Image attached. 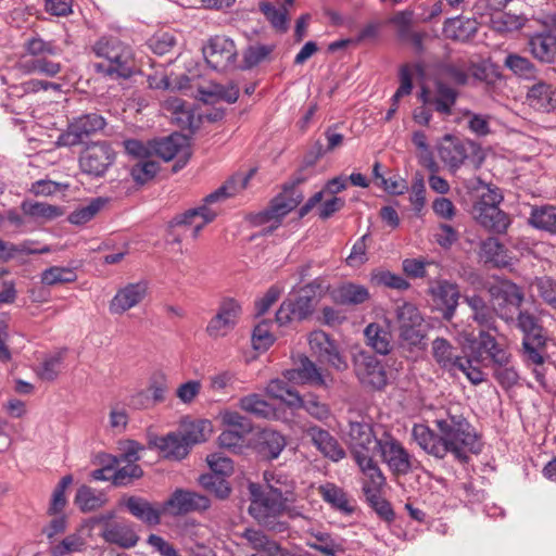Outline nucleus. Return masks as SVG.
<instances>
[{"instance_id":"obj_4","label":"nucleus","mask_w":556,"mask_h":556,"mask_svg":"<svg viewBox=\"0 0 556 556\" xmlns=\"http://www.w3.org/2000/svg\"><path fill=\"white\" fill-rule=\"evenodd\" d=\"M23 49L25 54L17 63L22 73L55 77L62 71L61 63L53 60L62 49L53 40H45L34 34L25 39Z\"/></svg>"},{"instance_id":"obj_21","label":"nucleus","mask_w":556,"mask_h":556,"mask_svg":"<svg viewBox=\"0 0 556 556\" xmlns=\"http://www.w3.org/2000/svg\"><path fill=\"white\" fill-rule=\"evenodd\" d=\"M301 203L300 195L288 199L285 194H277L265 210L251 214L249 217L253 226L270 223L275 217L283 218Z\"/></svg>"},{"instance_id":"obj_13","label":"nucleus","mask_w":556,"mask_h":556,"mask_svg":"<svg viewBox=\"0 0 556 556\" xmlns=\"http://www.w3.org/2000/svg\"><path fill=\"white\" fill-rule=\"evenodd\" d=\"M203 55L210 67L224 72L235 66L238 51L230 38L226 36H214L203 48Z\"/></svg>"},{"instance_id":"obj_29","label":"nucleus","mask_w":556,"mask_h":556,"mask_svg":"<svg viewBox=\"0 0 556 556\" xmlns=\"http://www.w3.org/2000/svg\"><path fill=\"white\" fill-rule=\"evenodd\" d=\"M365 476V480L363 482V493L364 495L378 494L381 493L382 488L386 485L387 479L378 466L377 462L372 457H367L365 460H356L355 462Z\"/></svg>"},{"instance_id":"obj_50","label":"nucleus","mask_w":556,"mask_h":556,"mask_svg":"<svg viewBox=\"0 0 556 556\" xmlns=\"http://www.w3.org/2000/svg\"><path fill=\"white\" fill-rule=\"evenodd\" d=\"M467 72L473 80L489 85L493 84L497 78L493 64L486 60L479 62L469 61L467 63Z\"/></svg>"},{"instance_id":"obj_61","label":"nucleus","mask_w":556,"mask_h":556,"mask_svg":"<svg viewBox=\"0 0 556 556\" xmlns=\"http://www.w3.org/2000/svg\"><path fill=\"white\" fill-rule=\"evenodd\" d=\"M399 328L405 326H422L424 318L416 305L404 302L395 309Z\"/></svg>"},{"instance_id":"obj_22","label":"nucleus","mask_w":556,"mask_h":556,"mask_svg":"<svg viewBox=\"0 0 556 556\" xmlns=\"http://www.w3.org/2000/svg\"><path fill=\"white\" fill-rule=\"evenodd\" d=\"M287 445V440L279 431L270 428L261 430L255 438L254 450L266 460L276 459Z\"/></svg>"},{"instance_id":"obj_40","label":"nucleus","mask_w":556,"mask_h":556,"mask_svg":"<svg viewBox=\"0 0 556 556\" xmlns=\"http://www.w3.org/2000/svg\"><path fill=\"white\" fill-rule=\"evenodd\" d=\"M154 444L165 458L179 460L189 453L188 444L182 439L180 432H170L165 437L156 438Z\"/></svg>"},{"instance_id":"obj_58","label":"nucleus","mask_w":556,"mask_h":556,"mask_svg":"<svg viewBox=\"0 0 556 556\" xmlns=\"http://www.w3.org/2000/svg\"><path fill=\"white\" fill-rule=\"evenodd\" d=\"M271 324L267 320L258 323L252 333V345L257 351L268 350L275 342V337L270 331Z\"/></svg>"},{"instance_id":"obj_62","label":"nucleus","mask_w":556,"mask_h":556,"mask_svg":"<svg viewBox=\"0 0 556 556\" xmlns=\"http://www.w3.org/2000/svg\"><path fill=\"white\" fill-rule=\"evenodd\" d=\"M314 539L315 541L309 543V546L326 556H337L343 552L342 544L336 541L329 533L319 532L314 535Z\"/></svg>"},{"instance_id":"obj_6","label":"nucleus","mask_w":556,"mask_h":556,"mask_svg":"<svg viewBox=\"0 0 556 556\" xmlns=\"http://www.w3.org/2000/svg\"><path fill=\"white\" fill-rule=\"evenodd\" d=\"M517 328L522 332V357L528 364H544L546 352L547 334L540 323V319L529 311L519 312Z\"/></svg>"},{"instance_id":"obj_27","label":"nucleus","mask_w":556,"mask_h":556,"mask_svg":"<svg viewBox=\"0 0 556 556\" xmlns=\"http://www.w3.org/2000/svg\"><path fill=\"white\" fill-rule=\"evenodd\" d=\"M479 348L486 354L491 369L500 365H507L513 355L509 350L500 344L494 336L486 330H480L478 334Z\"/></svg>"},{"instance_id":"obj_12","label":"nucleus","mask_w":556,"mask_h":556,"mask_svg":"<svg viewBox=\"0 0 556 556\" xmlns=\"http://www.w3.org/2000/svg\"><path fill=\"white\" fill-rule=\"evenodd\" d=\"M106 125L104 117L98 113H87L74 117L62 131L58 139V147H75L80 144L85 138L102 130Z\"/></svg>"},{"instance_id":"obj_11","label":"nucleus","mask_w":556,"mask_h":556,"mask_svg":"<svg viewBox=\"0 0 556 556\" xmlns=\"http://www.w3.org/2000/svg\"><path fill=\"white\" fill-rule=\"evenodd\" d=\"M115 151L108 141L88 143L79 154V169L93 178L103 177L115 162Z\"/></svg>"},{"instance_id":"obj_63","label":"nucleus","mask_w":556,"mask_h":556,"mask_svg":"<svg viewBox=\"0 0 556 556\" xmlns=\"http://www.w3.org/2000/svg\"><path fill=\"white\" fill-rule=\"evenodd\" d=\"M85 547L84 539L78 534H70L58 544L51 546L52 556H67L75 552H80Z\"/></svg>"},{"instance_id":"obj_43","label":"nucleus","mask_w":556,"mask_h":556,"mask_svg":"<svg viewBox=\"0 0 556 556\" xmlns=\"http://www.w3.org/2000/svg\"><path fill=\"white\" fill-rule=\"evenodd\" d=\"M529 223L536 229L556 235V206H532Z\"/></svg>"},{"instance_id":"obj_34","label":"nucleus","mask_w":556,"mask_h":556,"mask_svg":"<svg viewBox=\"0 0 556 556\" xmlns=\"http://www.w3.org/2000/svg\"><path fill=\"white\" fill-rule=\"evenodd\" d=\"M432 356L437 364L445 370H456L458 363L462 362L464 356L456 354L455 348L447 339L437 338L432 341Z\"/></svg>"},{"instance_id":"obj_23","label":"nucleus","mask_w":556,"mask_h":556,"mask_svg":"<svg viewBox=\"0 0 556 556\" xmlns=\"http://www.w3.org/2000/svg\"><path fill=\"white\" fill-rule=\"evenodd\" d=\"M147 294V285L144 282L128 283L119 289L110 302V312L112 314H123L131 307L138 305Z\"/></svg>"},{"instance_id":"obj_14","label":"nucleus","mask_w":556,"mask_h":556,"mask_svg":"<svg viewBox=\"0 0 556 556\" xmlns=\"http://www.w3.org/2000/svg\"><path fill=\"white\" fill-rule=\"evenodd\" d=\"M211 507V500L198 492L176 489L164 502V510L172 516H181L194 511H205Z\"/></svg>"},{"instance_id":"obj_64","label":"nucleus","mask_w":556,"mask_h":556,"mask_svg":"<svg viewBox=\"0 0 556 556\" xmlns=\"http://www.w3.org/2000/svg\"><path fill=\"white\" fill-rule=\"evenodd\" d=\"M533 286L536 288L540 298L556 309V281L547 276L536 277Z\"/></svg>"},{"instance_id":"obj_47","label":"nucleus","mask_w":556,"mask_h":556,"mask_svg":"<svg viewBox=\"0 0 556 556\" xmlns=\"http://www.w3.org/2000/svg\"><path fill=\"white\" fill-rule=\"evenodd\" d=\"M21 208L25 215L43 220H51L63 214L61 207L42 202L24 201Z\"/></svg>"},{"instance_id":"obj_2","label":"nucleus","mask_w":556,"mask_h":556,"mask_svg":"<svg viewBox=\"0 0 556 556\" xmlns=\"http://www.w3.org/2000/svg\"><path fill=\"white\" fill-rule=\"evenodd\" d=\"M92 52L103 59L94 63L98 75L110 79H129L137 73L134 51L130 46L116 37L102 36L91 47Z\"/></svg>"},{"instance_id":"obj_55","label":"nucleus","mask_w":556,"mask_h":556,"mask_svg":"<svg viewBox=\"0 0 556 556\" xmlns=\"http://www.w3.org/2000/svg\"><path fill=\"white\" fill-rule=\"evenodd\" d=\"M439 72L442 76L450 79L457 86H465L468 84L469 74L467 72V63H444L439 67Z\"/></svg>"},{"instance_id":"obj_33","label":"nucleus","mask_w":556,"mask_h":556,"mask_svg":"<svg viewBox=\"0 0 556 556\" xmlns=\"http://www.w3.org/2000/svg\"><path fill=\"white\" fill-rule=\"evenodd\" d=\"M366 344L370 346L375 353L388 355L393 349L392 333L389 327L378 323H370L364 330Z\"/></svg>"},{"instance_id":"obj_53","label":"nucleus","mask_w":556,"mask_h":556,"mask_svg":"<svg viewBox=\"0 0 556 556\" xmlns=\"http://www.w3.org/2000/svg\"><path fill=\"white\" fill-rule=\"evenodd\" d=\"M77 279V275L73 268L52 266L46 269L41 275V281L48 286L58 283L73 282Z\"/></svg>"},{"instance_id":"obj_60","label":"nucleus","mask_w":556,"mask_h":556,"mask_svg":"<svg viewBox=\"0 0 556 556\" xmlns=\"http://www.w3.org/2000/svg\"><path fill=\"white\" fill-rule=\"evenodd\" d=\"M159 170L160 164L157 162L146 159L140 160L131 167L130 175L137 184L143 185L153 179Z\"/></svg>"},{"instance_id":"obj_44","label":"nucleus","mask_w":556,"mask_h":556,"mask_svg":"<svg viewBox=\"0 0 556 556\" xmlns=\"http://www.w3.org/2000/svg\"><path fill=\"white\" fill-rule=\"evenodd\" d=\"M434 87L435 97L432 100V103L435 111L446 116L451 115L452 109L458 98V91L442 80H437Z\"/></svg>"},{"instance_id":"obj_41","label":"nucleus","mask_w":556,"mask_h":556,"mask_svg":"<svg viewBox=\"0 0 556 556\" xmlns=\"http://www.w3.org/2000/svg\"><path fill=\"white\" fill-rule=\"evenodd\" d=\"M35 241L25 240L21 243H12L0 238V261L9 262L20 255L47 254L51 252L49 245L34 248Z\"/></svg>"},{"instance_id":"obj_31","label":"nucleus","mask_w":556,"mask_h":556,"mask_svg":"<svg viewBox=\"0 0 556 556\" xmlns=\"http://www.w3.org/2000/svg\"><path fill=\"white\" fill-rule=\"evenodd\" d=\"M528 46L536 60L545 63L556 62V35L549 31L536 33L529 38Z\"/></svg>"},{"instance_id":"obj_51","label":"nucleus","mask_w":556,"mask_h":556,"mask_svg":"<svg viewBox=\"0 0 556 556\" xmlns=\"http://www.w3.org/2000/svg\"><path fill=\"white\" fill-rule=\"evenodd\" d=\"M493 378L504 389L509 390L518 384L519 372L514 365V359L507 365H500L492 369Z\"/></svg>"},{"instance_id":"obj_56","label":"nucleus","mask_w":556,"mask_h":556,"mask_svg":"<svg viewBox=\"0 0 556 556\" xmlns=\"http://www.w3.org/2000/svg\"><path fill=\"white\" fill-rule=\"evenodd\" d=\"M371 282L376 286H383L396 290H406L409 288V282L404 277L389 270L372 271Z\"/></svg>"},{"instance_id":"obj_46","label":"nucleus","mask_w":556,"mask_h":556,"mask_svg":"<svg viewBox=\"0 0 556 556\" xmlns=\"http://www.w3.org/2000/svg\"><path fill=\"white\" fill-rule=\"evenodd\" d=\"M199 484L216 498L226 500L231 493V486L226 477L216 473H203L198 479Z\"/></svg>"},{"instance_id":"obj_24","label":"nucleus","mask_w":556,"mask_h":556,"mask_svg":"<svg viewBox=\"0 0 556 556\" xmlns=\"http://www.w3.org/2000/svg\"><path fill=\"white\" fill-rule=\"evenodd\" d=\"M124 506L135 518L149 527L159 526L165 511L164 507L160 508L148 500L135 495L125 498Z\"/></svg>"},{"instance_id":"obj_28","label":"nucleus","mask_w":556,"mask_h":556,"mask_svg":"<svg viewBox=\"0 0 556 556\" xmlns=\"http://www.w3.org/2000/svg\"><path fill=\"white\" fill-rule=\"evenodd\" d=\"M468 148L472 150V154L479 152V147L473 141H450L448 144L439 148L441 160L452 169H458L468 157Z\"/></svg>"},{"instance_id":"obj_5","label":"nucleus","mask_w":556,"mask_h":556,"mask_svg":"<svg viewBox=\"0 0 556 556\" xmlns=\"http://www.w3.org/2000/svg\"><path fill=\"white\" fill-rule=\"evenodd\" d=\"M251 502L249 505L250 516L262 527L276 533L288 530L289 525L281 521L280 516L288 509V502L270 495L263 490V485L251 482L249 484Z\"/></svg>"},{"instance_id":"obj_15","label":"nucleus","mask_w":556,"mask_h":556,"mask_svg":"<svg viewBox=\"0 0 556 556\" xmlns=\"http://www.w3.org/2000/svg\"><path fill=\"white\" fill-rule=\"evenodd\" d=\"M316 299L309 294H299L294 298H287L280 304L276 312V321L280 326L291 321H302L307 319L314 312Z\"/></svg>"},{"instance_id":"obj_18","label":"nucleus","mask_w":556,"mask_h":556,"mask_svg":"<svg viewBox=\"0 0 556 556\" xmlns=\"http://www.w3.org/2000/svg\"><path fill=\"white\" fill-rule=\"evenodd\" d=\"M241 538L254 551L250 556H301L292 553L279 541L270 538L260 529L247 528L242 532Z\"/></svg>"},{"instance_id":"obj_52","label":"nucleus","mask_w":556,"mask_h":556,"mask_svg":"<svg viewBox=\"0 0 556 556\" xmlns=\"http://www.w3.org/2000/svg\"><path fill=\"white\" fill-rule=\"evenodd\" d=\"M260 10L274 28L280 31L288 29V11L285 7L276 8L270 2H262L260 3Z\"/></svg>"},{"instance_id":"obj_42","label":"nucleus","mask_w":556,"mask_h":556,"mask_svg":"<svg viewBox=\"0 0 556 556\" xmlns=\"http://www.w3.org/2000/svg\"><path fill=\"white\" fill-rule=\"evenodd\" d=\"M370 298L369 291L362 285L348 282L341 285L333 292V299L341 305H359L368 301Z\"/></svg>"},{"instance_id":"obj_57","label":"nucleus","mask_w":556,"mask_h":556,"mask_svg":"<svg viewBox=\"0 0 556 556\" xmlns=\"http://www.w3.org/2000/svg\"><path fill=\"white\" fill-rule=\"evenodd\" d=\"M105 201L101 198L92 200L88 205L73 211L68 215V222L73 225H84L91 220L103 207Z\"/></svg>"},{"instance_id":"obj_10","label":"nucleus","mask_w":556,"mask_h":556,"mask_svg":"<svg viewBox=\"0 0 556 556\" xmlns=\"http://www.w3.org/2000/svg\"><path fill=\"white\" fill-rule=\"evenodd\" d=\"M346 437L349 450L355 462L372 457L378 451V443L382 442V434L378 437L372 425L365 420H350Z\"/></svg>"},{"instance_id":"obj_39","label":"nucleus","mask_w":556,"mask_h":556,"mask_svg":"<svg viewBox=\"0 0 556 556\" xmlns=\"http://www.w3.org/2000/svg\"><path fill=\"white\" fill-rule=\"evenodd\" d=\"M480 254L486 264L502 268L510 265L507 250L496 238L489 237L481 242Z\"/></svg>"},{"instance_id":"obj_9","label":"nucleus","mask_w":556,"mask_h":556,"mask_svg":"<svg viewBox=\"0 0 556 556\" xmlns=\"http://www.w3.org/2000/svg\"><path fill=\"white\" fill-rule=\"evenodd\" d=\"M378 454L394 477H404L418 469L419 462L389 431L382 432Z\"/></svg>"},{"instance_id":"obj_38","label":"nucleus","mask_w":556,"mask_h":556,"mask_svg":"<svg viewBox=\"0 0 556 556\" xmlns=\"http://www.w3.org/2000/svg\"><path fill=\"white\" fill-rule=\"evenodd\" d=\"M103 539L125 548L134 547L139 541V536L131 526L125 522H114L106 526L103 531Z\"/></svg>"},{"instance_id":"obj_35","label":"nucleus","mask_w":556,"mask_h":556,"mask_svg":"<svg viewBox=\"0 0 556 556\" xmlns=\"http://www.w3.org/2000/svg\"><path fill=\"white\" fill-rule=\"evenodd\" d=\"M478 25L475 18L453 17L445 21L443 31L448 39L466 42L476 36Z\"/></svg>"},{"instance_id":"obj_16","label":"nucleus","mask_w":556,"mask_h":556,"mask_svg":"<svg viewBox=\"0 0 556 556\" xmlns=\"http://www.w3.org/2000/svg\"><path fill=\"white\" fill-rule=\"evenodd\" d=\"M295 366L290 369H286L282 376L286 380L294 384H308L319 388H329L327 377L324 375L321 369L311 361L306 355L299 356V359L294 364Z\"/></svg>"},{"instance_id":"obj_26","label":"nucleus","mask_w":556,"mask_h":556,"mask_svg":"<svg viewBox=\"0 0 556 556\" xmlns=\"http://www.w3.org/2000/svg\"><path fill=\"white\" fill-rule=\"evenodd\" d=\"M318 494L325 503L343 515H352L355 511L354 501L343 488L332 482H326L317 488Z\"/></svg>"},{"instance_id":"obj_30","label":"nucleus","mask_w":556,"mask_h":556,"mask_svg":"<svg viewBox=\"0 0 556 556\" xmlns=\"http://www.w3.org/2000/svg\"><path fill=\"white\" fill-rule=\"evenodd\" d=\"M477 222L486 230L493 233L503 235L511 224L507 213L498 206H489L475 211Z\"/></svg>"},{"instance_id":"obj_8","label":"nucleus","mask_w":556,"mask_h":556,"mask_svg":"<svg viewBox=\"0 0 556 556\" xmlns=\"http://www.w3.org/2000/svg\"><path fill=\"white\" fill-rule=\"evenodd\" d=\"M488 292L497 317L506 323L515 321L518 313L522 312V288L508 279H500L488 287Z\"/></svg>"},{"instance_id":"obj_48","label":"nucleus","mask_w":556,"mask_h":556,"mask_svg":"<svg viewBox=\"0 0 556 556\" xmlns=\"http://www.w3.org/2000/svg\"><path fill=\"white\" fill-rule=\"evenodd\" d=\"M275 45H251L243 51V68L250 70L269 59Z\"/></svg>"},{"instance_id":"obj_37","label":"nucleus","mask_w":556,"mask_h":556,"mask_svg":"<svg viewBox=\"0 0 556 556\" xmlns=\"http://www.w3.org/2000/svg\"><path fill=\"white\" fill-rule=\"evenodd\" d=\"M187 146L188 138L178 132L151 142L152 151L165 162L173 160Z\"/></svg>"},{"instance_id":"obj_20","label":"nucleus","mask_w":556,"mask_h":556,"mask_svg":"<svg viewBox=\"0 0 556 556\" xmlns=\"http://www.w3.org/2000/svg\"><path fill=\"white\" fill-rule=\"evenodd\" d=\"M303 432L325 457L332 462H339L345 457L344 448L328 430L317 425H309Z\"/></svg>"},{"instance_id":"obj_59","label":"nucleus","mask_w":556,"mask_h":556,"mask_svg":"<svg viewBox=\"0 0 556 556\" xmlns=\"http://www.w3.org/2000/svg\"><path fill=\"white\" fill-rule=\"evenodd\" d=\"M526 21L527 20L523 16L506 12L494 15L491 20L493 28L500 33L518 30L525 26Z\"/></svg>"},{"instance_id":"obj_45","label":"nucleus","mask_w":556,"mask_h":556,"mask_svg":"<svg viewBox=\"0 0 556 556\" xmlns=\"http://www.w3.org/2000/svg\"><path fill=\"white\" fill-rule=\"evenodd\" d=\"M239 407L257 418H270L275 415V408L273 405L256 393H252L240 399Z\"/></svg>"},{"instance_id":"obj_1","label":"nucleus","mask_w":556,"mask_h":556,"mask_svg":"<svg viewBox=\"0 0 556 556\" xmlns=\"http://www.w3.org/2000/svg\"><path fill=\"white\" fill-rule=\"evenodd\" d=\"M433 424L438 432L422 424L414 425L412 430L414 440L427 454L443 459L450 453L457 462L466 464L469 454L480 452L477 433L462 414L447 410L445 417Z\"/></svg>"},{"instance_id":"obj_7","label":"nucleus","mask_w":556,"mask_h":556,"mask_svg":"<svg viewBox=\"0 0 556 556\" xmlns=\"http://www.w3.org/2000/svg\"><path fill=\"white\" fill-rule=\"evenodd\" d=\"M353 371L359 384L370 391H384L390 382V371L387 364L366 350L352 354Z\"/></svg>"},{"instance_id":"obj_54","label":"nucleus","mask_w":556,"mask_h":556,"mask_svg":"<svg viewBox=\"0 0 556 556\" xmlns=\"http://www.w3.org/2000/svg\"><path fill=\"white\" fill-rule=\"evenodd\" d=\"M301 408H303L311 417L318 421H325L331 415L329 405L321 402L318 395L314 393H308L305 395Z\"/></svg>"},{"instance_id":"obj_19","label":"nucleus","mask_w":556,"mask_h":556,"mask_svg":"<svg viewBox=\"0 0 556 556\" xmlns=\"http://www.w3.org/2000/svg\"><path fill=\"white\" fill-rule=\"evenodd\" d=\"M429 293L442 312V318L446 321H451L456 313L460 298L457 283L445 279L438 280L429 288Z\"/></svg>"},{"instance_id":"obj_36","label":"nucleus","mask_w":556,"mask_h":556,"mask_svg":"<svg viewBox=\"0 0 556 556\" xmlns=\"http://www.w3.org/2000/svg\"><path fill=\"white\" fill-rule=\"evenodd\" d=\"M265 485L263 490L270 495L277 496L286 502H290L294 491V483L282 472L265 471Z\"/></svg>"},{"instance_id":"obj_17","label":"nucleus","mask_w":556,"mask_h":556,"mask_svg":"<svg viewBox=\"0 0 556 556\" xmlns=\"http://www.w3.org/2000/svg\"><path fill=\"white\" fill-rule=\"evenodd\" d=\"M240 314L241 305L235 299H224L216 315L207 324V334L212 338L225 337L236 327Z\"/></svg>"},{"instance_id":"obj_25","label":"nucleus","mask_w":556,"mask_h":556,"mask_svg":"<svg viewBox=\"0 0 556 556\" xmlns=\"http://www.w3.org/2000/svg\"><path fill=\"white\" fill-rule=\"evenodd\" d=\"M464 302L471 309V318L478 326L495 332L498 331L496 326L497 315L493 304L490 306L486 301L477 293L464 295Z\"/></svg>"},{"instance_id":"obj_32","label":"nucleus","mask_w":556,"mask_h":556,"mask_svg":"<svg viewBox=\"0 0 556 556\" xmlns=\"http://www.w3.org/2000/svg\"><path fill=\"white\" fill-rule=\"evenodd\" d=\"M527 101L536 111L554 112L556 111V89L552 85L538 83L529 89Z\"/></svg>"},{"instance_id":"obj_49","label":"nucleus","mask_w":556,"mask_h":556,"mask_svg":"<svg viewBox=\"0 0 556 556\" xmlns=\"http://www.w3.org/2000/svg\"><path fill=\"white\" fill-rule=\"evenodd\" d=\"M211 431L212 425L208 420H197L185 426L181 437L190 450L191 445L206 441V435Z\"/></svg>"},{"instance_id":"obj_3","label":"nucleus","mask_w":556,"mask_h":556,"mask_svg":"<svg viewBox=\"0 0 556 556\" xmlns=\"http://www.w3.org/2000/svg\"><path fill=\"white\" fill-rule=\"evenodd\" d=\"M253 172L250 174L243 176V175H236L232 176L230 179H228L223 186L217 188L214 192L207 194L203 201L204 204L190 208L182 214L176 215L170 222L169 227L176 228V227H184L187 229H190V236L193 239H197L201 232V230L204 228L205 225L213 222L215 217L217 216L216 212L211 210L207 205L218 202L220 200H226L232 195H235L240 190H243L251 177Z\"/></svg>"}]
</instances>
